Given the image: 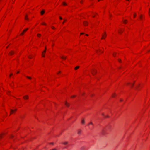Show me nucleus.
Here are the masks:
<instances>
[{"mask_svg":"<svg viewBox=\"0 0 150 150\" xmlns=\"http://www.w3.org/2000/svg\"><path fill=\"white\" fill-rule=\"evenodd\" d=\"M91 72L92 73V74L93 75H95L97 73V70L94 69H92L91 71Z\"/></svg>","mask_w":150,"mask_h":150,"instance_id":"1","label":"nucleus"},{"mask_svg":"<svg viewBox=\"0 0 150 150\" xmlns=\"http://www.w3.org/2000/svg\"><path fill=\"white\" fill-rule=\"evenodd\" d=\"M46 48L45 47V50L42 53V55L43 57H45V54L46 52Z\"/></svg>","mask_w":150,"mask_h":150,"instance_id":"2","label":"nucleus"},{"mask_svg":"<svg viewBox=\"0 0 150 150\" xmlns=\"http://www.w3.org/2000/svg\"><path fill=\"white\" fill-rule=\"evenodd\" d=\"M83 24L84 25L87 26L88 25V23L87 21H85L83 22Z\"/></svg>","mask_w":150,"mask_h":150,"instance_id":"3","label":"nucleus"},{"mask_svg":"<svg viewBox=\"0 0 150 150\" xmlns=\"http://www.w3.org/2000/svg\"><path fill=\"white\" fill-rule=\"evenodd\" d=\"M65 105L67 107H69V106L70 104L68 103L67 101L65 102Z\"/></svg>","mask_w":150,"mask_h":150,"instance_id":"4","label":"nucleus"},{"mask_svg":"<svg viewBox=\"0 0 150 150\" xmlns=\"http://www.w3.org/2000/svg\"><path fill=\"white\" fill-rule=\"evenodd\" d=\"M45 12V11L44 10H42L41 11V13H40L41 14V15H43L44 13Z\"/></svg>","mask_w":150,"mask_h":150,"instance_id":"5","label":"nucleus"},{"mask_svg":"<svg viewBox=\"0 0 150 150\" xmlns=\"http://www.w3.org/2000/svg\"><path fill=\"white\" fill-rule=\"evenodd\" d=\"M105 36H104L103 35H102V38H101L102 39H105L106 36V35L105 34Z\"/></svg>","mask_w":150,"mask_h":150,"instance_id":"6","label":"nucleus"},{"mask_svg":"<svg viewBox=\"0 0 150 150\" xmlns=\"http://www.w3.org/2000/svg\"><path fill=\"white\" fill-rule=\"evenodd\" d=\"M14 54V52L13 51H11L10 52L9 54L10 55H12Z\"/></svg>","mask_w":150,"mask_h":150,"instance_id":"7","label":"nucleus"},{"mask_svg":"<svg viewBox=\"0 0 150 150\" xmlns=\"http://www.w3.org/2000/svg\"><path fill=\"white\" fill-rule=\"evenodd\" d=\"M23 98H24V99H27L28 98V96L27 95H26V96H24Z\"/></svg>","mask_w":150,"mask_h":150,"instance_id":"8","label":"nucleus"},{"mask_svg":"<svg viewBox=\"0 0 150 150\" xmlns=\"http://www.w3.org/2000/svg\"><path fill=\"white\" fill-rule=\"evenodd\" d=\"M81 123L82 124H84L85 123V120L84 119H83L81 121Z\"/></svg>","mask_w":150,"mask_h":150,"instance_id":"9","label":"nucleus"},{"mask_svg":"<svg viewBox=\"0 0 150 150\" xmlns=\"http://www.w3.org/2000/svg\"><path fill=\"white\" fill-rule=\"evenodd\" d=\"M79 66H77L75 68H74V69L75 70H77L79 68Z\"/></svg>","mask_w":150,"mask_h":150,"instance_id":"10","label":"nucleus"},{"mask_svg":"<svg viewBox=\"0 0 150 150\" xmlns=\"http://www.w3.org/2000/svg\"><path fill=\"white\" fill-rule=\"evenodd\" d=\"M68 142H63V144L64 145H66L68 144Z\"/></svg>","mask_w":150,"mask_h":150,"instance_id":"11","label":"nucleus"},{"mask_svg":"<svg viewBox=\"0 0 150 150\" xmlns=\"http://www.w3.org/2000/svg\"><path fill=\"white\" fill-rule=\"evenodd\" d=\"M61 58L64 60H65L66 59V57H61Z\"/></svg>","mask_w":150,"mask_h":150,"instance_id":"12","label":"nucleus"},{"mask_svg":"<svg viewBox=\"0 0 150 150\" xmlns=\"http://www.w3.org/2000/svg\"><path fill=\"white\" fill-rule=\"evenodd\" d=\"M17 110V109H15L14 110H12V109H11V112H14V111H16V110Z\"/></svg>","mask_w":150,"mask_h":150,"instance_id":"13","label":"nucleus"},{"mask_svg":"<svg viewBox=\"0 0 150 150\" xmlns=\"http://www.w3.org/2000/svg\"><path fill=\"white\" fill-rule=\"evenodd\" d=\"M81 130H79L78 132V134H80L81 133Z\"/></svg>","mask_w":150,"mask_h":150,"instance_id":"14","label":"nucleus"},{"mask_svg":"<svg viewBox=\"0 0 150 150\" xmlns=\"http://www.w3.org/2000/svg\"><path fill=\"white\" fill-rule=\"evenodd\" d=\"M25 19L27 20H28V19L27 18V15H26L25 17Z\"/></svg>","mask_w":150,"mask_h":150,"instance_id":"15","label":"nucleus"},{"mask_svg":"<svg viewBox=\"0 0 150 150\" xmlns=\"http://www.w3.org/2000/svg\"><path fill=\"white\" fill-rule=\"evenodd\" d=\"M28 30V28H27L26 29H25L23 31V32H25L26 31Z\"/></svg>","mask_w":150,"mask_h":150,"instance_id":"16","label":"nucleus"},{"mask_svg":"<svg viewBox=\"0 0 150 150\" xmlns=\"http://www.w3.org/2000/svg\"><path fill=\"white\" fill-rule=\"evenodd\" d=\"M139 86V84L138 86H137V87L136 88V89L138 90H139V88H138V86Z\"/></svg>","mask_w":150,"mask_h":150,"instance_id":"17","label":"nucleus"},{"mask_svg":"<svg viewBox=\"0 0 150 150\" xmlns=\"http://www.w3.org/2000/svg\"><path fill=\"white\" fill-rule=\"evenodd\" d=\"M127 21V20H124V23H126Z\"/></svg>","mask_w":150,"mask_h":150,"instance_id":"18","label":"nucleus"},{"mask_svg":"<svg viewBox=\"0 0 150 150\" xmlns=\"http://www.w3.org/2000/svg\"><path fill=\"white\" fill-rule=\"evenodd\" d=\"M37 36H38L39 37H40L41 36V35L40 34H37Z\"/></svg>","mask_w":150,"mask_h":150,"instance_id":"19","label":"nucleus"},{"mask_svg":"<svg viewBox=\"0 0 150 150\" xmlns=\"http://www.w3.org/2000/svg\"><path fill=\"white\" fill-rule=\"evenodd\" d=\"M84 149V147H82L81 148V150H83Z\"/></svg>","mask_w":150,"mask_h":150,"instance_id":"20","label":"nucleus"},{"mask_svg":"<svg viewBox=\"0 0 150 150\" xmlns=\"http://www.w3.org/2000/svg\"><path fill=\"white\" fill-rule=\"evenodd\" d=\"M142 15H141L140 16V18L141 19H142Z\"/></svg>","mask_w":150,"mask_h":150,"instance_id":"21","label":"nucleus"},{"mask_svg":"<svg viewBox=\"0 0 150 150\" xmlns=\"http://www.w3.org/2000/svg\"><path fill=\"white\" fill-rule=\"evenodd\" d=\"M134 82L133 83L131 84V86L132 87L133 86V85H134Z\"/></svg>","mask_w":150,"mask_h":150,"instance_id":"22","label":"nucleus"},{"mask_svg":"<svg viewBox=\"0 0 150 150\" xmlns=\"http://www.w3.org/2000/svg\"><path fill=\"white\" fill-rule=\"evenodd\" d=\"M76 96L74 95V96H71V98H73L76 97Z\"/></svg>","mask_w":150,"mask_h":150,"instance_id":"23","label":"nucleus"},{"mask_svg":"<svg viewBox=\"0 0 150 150\" xmlns=\"http://www.w3.org/2000/svg\"><path fill=\"white\" fill-rule=\"evenodd\" d=\"M42 24L43 25H46V23H42Z\"/></svg>","mask_w":150,"mask_h":150,"instance_id":"24","label":"nucleus"},{"mask_svg":"<svg viewBox=\"0 0 150 150\" xmlns=\"http://www.w3.org/2000/svg\"><path fill=\"white\" fill-rule=\"evenodd\" d=\"M27 78H28L29 79H31V78L30 77H28V76H27L26 77Z\"/></svg>","mask_w":150,"mask_h":150,"instance_id":"25","label":"nucleus"},{"mask_svg":"<svg viewBox=\"0 0 150 150\" xmlns=\"http://www.w3.org/2000/svg\"><path fill=\"white\" fill-rule=\"evenodd\" d=\"M63 4L64 5H67V4L66 3H64V2L63 3Z\"/></svg>","mask_w":150,"mask_h":150,"instance_id":"26","label":"nucleus"},{"mask_svg":"<svg viewBox=\"0 0 150 150\" xmlns=\"http://www.w3.org/2000/svg\"><path fill=\"white\" fill-rule=\"evenodd\" d=\"M67 21V20H64V21L63 22H62V24H64L65 21Z\"/></svg>","mask_w":150,"mask_h":150,"instance_id":"27","label":"nucleus"},{"mask_svg":"<svg viewBox=\"0 0 150 150\" xmlns=\"http://www.w3.org/2000/svg\"><path fill=\"white\" fill-rule=\"evenodd\" d=\"M11 112V111L10 110V115H11V114H12V113H13V112Z\"/></svg>","mask_w":150,"mask_h":150,"instance_id":"28","label":"nucleus"},{"mask_svg":"<svg viewBox=\"0 0 150 150\" xmlns=\"http://www.w3.org/2000/svg\"><path fill=\"white\" fill-rule=\"evenodd\" d=\"M24 32L23 31V32L20 34L21 35H22L23 34Z\"/></svg>","mask_w":150,"mask_h":150,"instance_id":"29","label":"nucleus"},{"mask_svg":"<svg viewBox=\"0 0 150 150\" xmlns=\"http://www.w3.org/2000/svg\"><path fill=\"white\" fill-rule=\"evenodd\" d=\"M118 61H119V62H121V60L120 59H118Z\"/></svg>","mask_w":150,"mask_h":150,"instance_id":"30","label":"nucleus"},{"mask_svg":"<svg viewBox=\"0 0 150 150\" xmlns=\"http://www.w3.org/2000/svg\"><path fill=\"white\" fill-rule=\"evenodd\" d=\"M122 31L121 30L120 32H119V33H122Z\"/></svg>","mask_w":150,"mask_h":150,"instance_id":"31","label":"nucleus"},{"mask_svg":"<svg viewBox=\"0 0 150 150\" xmlns=\"http://www.w3.org/2000/svg\"><path fill=\"white\" fill-rule=\"evenodd\" d=\"M12 75H13V74L12 73L11 74H10L9 76L11 77Z\"/></svg>","mask_w":150,"mask_h":150,"instance_id":"32","label":"nucleus"},{"mask_svg":"<svg viewBox=\"0 0 150 150\" xmlns=\"http://www.w3.org/2000/svg\"><path fill=\"white\" fill-rule=\"evenodd\" d=\"M89 125H93V124L92 122H91L89 124Z\"/></svg>","mask_w":150,"mask_h":150,"instance_id":"33","label":"nucleus"},{"mask_svg":"<svg viewBox=\"0 0 150 150\" xmlns=\"http://www.w3.org/2000/svg\"><path fill=\"white\" fill-rule=\"evenodd\" d=\"M115 94H113L112 95V97H114V96H115Z\"/></svg>","mask_w":150,"mask_h":150,"instance_id":"34","label":"nucleus"},{"mask_svg":"<svg viewBox=\"0 0 150 150\" xmlns=\"http://www.w3.org/2000/svg\"><path fill=\"white\" fill-rule=\"evenodd\" d=\"M52 29H55V28L54 27H53V26L52 27Z\"/></svg>","mask_w":150,"mask_h":150,"instance_id":"35","label":"nucleus"},{"mask_svg":"<svg viewBox=\"0 0 150 150\" xmlns=\"http://www.w3.org/2000/svg\"><path fill=\"white\" fill-rule=\"evenodd\" d=\"M149 16H150V9H149Z\"/></svg>","mask_w":150,"mask_h":150,"instance_id":"36","label":"nucleus"},{"mask_svg":"<svg viewBox=\"0 0 150 150\" xmlns=\"http://www.w3.org/2000/svg\"><path fill=\"white\" fill-rule=\"evenodd\" d=\"M59 18L60 20H62V18L61 17H59Z\"/></svg>","mask_w":150,"mask_h":150,"instance_id":"37","label":"nucleus"},{"mask_svg":"<svg viewBox=\"0 0 150 150\" xmlns=\"http://www.w3.org/2000/svg\"><path fill=\"white\" fill-rule=\"evenodd\" d=\"M136 16V14H134V18H135V17Z\"/></svg>","mask_w":150,"mask_h":150,"instance_id":"38","label":"nucleus"},{"mask_svg":"<svg viewBox=\"0 0 150 150\" xmlns=\"http://www.w3.org/2000/svg\"><path fill=\"white\" fill-rule=\"evenodd\" d=\"M13 136H12V135H11V138H13Z\"/></svg>","mask_w":150,"mask_h":150,"instance_id":"39","label":"nucleus"},{"mask_svg":"<svg viewBox=\"0 0 150 150\" xmlns=\"http://www.w3.org/2000/svg\"><path fill=\"white\" fill-rule=\"evenodd\" d=\"M84 34V33H80V35H83V34Z\"/></svg>","mask_w":150,"mask_h":150,"instance_id":"40","label":"nucleus"},{"mask_svg":"<svg viewBox=\"0 0 150 150\" xmlns=\"http://www.w3.org/2000/svg\"><path fill=\"white\" fill-rule=\"evenodd\" d=\"M104 117H105V118L108 117V116H104Z\"/></svg>","mask_w":150,"mask_h":150,"instance_id":"41","label":"nucleus"},{"mask_svg":"<svg viewBox=\"0 0 150 150\" xmlns=\"http://www.w3.org/2000/svg\"><path fill=\"white\" fill-rule=\"evenodd\" d=\"M50 144H54V143H51Z\"/></svg>","mask_w":150,"mask_h":150,"instance_id":"42","label":"nucleus"},{"mask_svg":"<svg viewBox=\"0 0 150 150\" xmlns=\"http://www.w3.org/2000/svg\"><path fill=\"white\" fill-rule=\"evenodd\" d=\"M83 1H81L80 2L81 3H83Z\"/></svg>","mask_w":150,"mask_h":150,"instance_id":"43","label":"nucleus"},{"mask_svg":"<svg viewBox=\"0 0 150 150\" xmlns=\"http://www.w3.org/2000/svg\"><path fill=\"white\" fill-rule=\"evenodd\" d=\"M52 150H56V149H52Z\"/></svg>","mask_w":150,"mask_h":150,"instance_id":"44","label":"nucleus"},{"mask_svg":"<svg viewBox=\"0 0 150 150\" xmlns=\"http://www.w3.org/2000/svg\"><path fill=\"white\" fill-rule=\"evenodd\" d=\"M86 35L87 36H88V35L87 34H86Z\"/></svg>","mask_w":150,"mask_h":150,"instance_id":"45","label":"nucleus"},{"mask_svg":"<svg viewBox=\"0 0 150 150\" xmlns=\"http://www.w3.org/2000/svg\"><path fill=\"white\" fill-rule=\"evenodd\" d=\"M127 85H129V84H130V83H127Z\"/></svg>","mask_w":150,"mask_h":150,"instance_id":"46","label":"nucleus"},{"mask_svg":"<svg viewBox=\"0 0 150 150\" xmlns=\"http://www.w3.org/2000/svg\"><path fill=\"white\" fill-rule=\"evenodd\" d=\"M19 71H18V72H17V73L18 74V73H19Z\"/></svg>","mask_w":150,"mask_h":150,"instance_id":"47","label":"nucleus"},{"mask_svg":"<svg viewBox=\"0 0 150 150\" xmlns=\"http://www.w3.org/2000/svg\"><path fill=\"white\" fill-rule=\"evenodd\" d=\"M102 115H103V116H104V115L103 113L102 114Z\"/></svg>","mask_w":150,"mask_h":150,"instance_id":"48","label":"nucleus"},{"mask_svg":"<svg viewBox=\"0 0 150 150\" xmlns=\"http://www.w3.org/2000/svg\"><path fill=\"white\" fill-rule=\"evenodd\" d=\"M120 101H122V100H121H121H120Z\"/></svg>","mask_w":150,"mask_h":150,"instance_id":"49","label":"nucleus"},{"mask_svg":"<svg viewBox=\"0 0 150 150\" xmlns=\"http://www.w3.org/2000/svg\"><path fill=\"white\" fill-rule=\"evenodd\" d=\"M0 137H1V138L2 137L1 135H0Z\"/></svg>","mask_w":150,"mask_h":150,"instance_id":"50","label":"nucleus"},{"mask_svg":"<svg viewBox=\"0 0 150 150\" xmlns=\"http://www.w3.org/2000/svg\"><path fill=\"white\" fill-rule=\"evenodd\" d=\"M113 55L114 56H115V55H114V54H113Z\"/></svg>","mask_w":150,"mask_h":150,"instance_id":"51","label":"nucleus"},{"mask_svg":"<svg viewBox=\"0 0 150 150\" xmlns=\"http://www.w3.org/2000/svg\"><path fill=\"white\" fill-rule=\"evenodd\" d=\"M8 46H7V47H6V48H8Z\"/></svg>","mask_w":150,"mask_h":150,"instance_id":"52","label":"nucleus"},{"mask_svg":"<svg viewBox=\"0 0 150 150\" xmlns=\"http://www.w3.org/2000/svg\"><path fill=\"white\" fill-rule=\"evenodd\" d=\"M60 73V72H59L58 73V74L59 73Z\"/></svg>","mask_w":150,"mask_h":150,"instance_id":"53","label":"nucleus"},{"mask_svg":"<svg viewBox=\"0 0 150 150\" xmlns=\"http://www.w3.org/2000/svg\"><path fill=\"white\" fill-rule=\"evenodd\" d=\"M100 1V0H98V1Z\"/></svg>","mask_w":150,"mask_h":150,"instance_id":"54","label":"nucleus"},{"mask_svg":"<svg viewBox=\"0 0 150 150\" xmlns=\"http://www.w3.org/2000/svg\"><path fill=\"white\" fill-rule=\"evenodd\" d=\"M84 94V93H83V94H82V95H83Z\"/></svg>","mask_w":150,"mask_h":150,"instance_id":"55","label":"nucleus"},{"mask_svg":"<svg viewBox=\"0 0 150 150\" xmlns=\"http://www.w3.org/2000/svg\"><path fill=\"white\" fill-rule=\"evenodd\" d=\"M29 58H31L30 57H28Z\"/></svg>","mask_w":150,"mask_h":150,"instance_id":"56","label":"nucleus"}]
</instances>
